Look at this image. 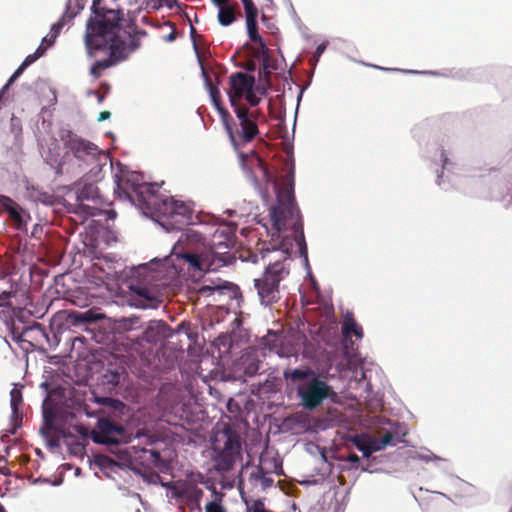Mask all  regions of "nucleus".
<instances>
[{"label":"nucleus","mask_w":512,"mask_h":512,"mask_svg":"<svg viewBox=\"0 0 512 512\" xmlns=\"http://www.w3.org/2000/svg\"><path fill=\"white\" fill-rule=\"evenodd\" d=\"M93 16L86 24L85 44L89 54L92 50H105L109 52L110 60L95 62L90 73L98 78L101 71L114 63L125 60L140 47V40L136 34L122 30L119 23L123 11L114 7L102 5V0H93Z\"/></svg>","instance_id":"obj_1"},{"label":"nucleus","mask_w":512,"mask_h":512,"mask_svg":"<svg viewBox=\"0 0 512 512\" xmlns=\"http://www.w3.org/2000/svg\"><path fill=\"white\" fill-rule=\"evenodd\" d=\"M172 272L167 256L131 268L127 287L132 293V304L140 309L158 308L162 302V290L169 285Z\"/></svg>","instance_id":"obj_2"},{"label":"nucleus","mask_w":512,"mask_h":512,"mask_svg":"<svg viewBox=\"0 0 512 512\" xmlns=\"http://www.w3.org/2000/svg\"><path fill=\"white\" fill-rule=\"evenodd\" d=\"M65 154L58 165V173L78 176L82 173L97 177L108 160V155L97 145L72 132L62 137Z\"/></svg>","instance_id":"obj_3"},{"label":"nucleus","mask_w":512,"mask_h":512,"mask_svg":"<svg viewBox=\"0 0 512 512\" xmlns=\"http://www.w3.org/2000/svg\"><path fill=\"white\" fill-rule=\"evenodd\" d=\"M243 459V440L236 428L224 425L211 443L212 469L223 476L231 472Z\"/></svg>","instance_id":"obj_4"},{"label":"nucleus","mask_w":512,"mask_h":512,"mask_svg":"<svg viewBox=\"0 0 512 512\" xmlns=\"http://www.w3.org/2000/svg\"><path fill=\"white\" fill-rule=\"evenodd\" d=\"M115 183V192L137 203L140 209L150 208L152 200L156 199L157 184L145 182L143 175L136 171H122L121 176L115 175Z\"/></svg>","instance_id":"obj_5"},{"label":"nucleus","mask_w":512,"mask_h":512,"mask_svg":"<svg viewBox=\"0 0 512 512\" xmlns=\"http://www.w3.org/2000/svg\"><path fill=\"white\" fill-rule=\"evenodd\" d=\"M289 274L286 260H276L265 269L261 278L254 279L260 302L268 305L279 299V284Z\"/></svg>","instance_id":"obj_6"},{"label":"nucleus","mask_w":512,"mask_h":512,"mask_svg":"<svg viewBox=\"0 0 512 512\" xmlns=\"http://www.w3.org/2000/svg\"><path fill=\"white\" fill-rule=\"evenodd\" d=\"M227 243H212L209 253L198 254L193 252H183L180 256L189 264L190 268L195 271H211L228 264Z\"/></svg>","instance_id":"obj_7"},{"label":"nucleus","mask_w":512,"mask_h":512,"mask_svg":"<svg viewBox=\"0 0 512 512\" xmlns=\"http://www.w3.org/2000/svg\"><path fill=\"white\" fill-rule=\"evenodd\" d=\"M296 391L301 400V405L307 410L318 408L325 399L334 395L332 388L317 376L299 384Z\"/></svg>","instance_id":"obj_8"},{"label":"nucleus","mask_w":512,"mask_h":512,"mask_svg":"<svg viewBox=\"0 0 512 512\" xmlns=\"http://www.w3.org/2000/svg\"><path fill=\"white\" fill-rule=\"evenodd\" d=\"M298 213L294 205L293 185L288 184L279 188L277 191V206L270 210V217L273 228L280 234L289 218H293Z\"/></svg>","instance_id":"obj_9"},{"label":"nucleus","mask_w":512,"mask_h":512,"mask_svg":"<svg viewBox=\"0 0 512 512\" xmlns=\"http://www.w3.org/2000/svg\"><path fill=\"white\" fill-rule=\"evenodd\" d=\"M91 439L97 444L118 445L120 442H130L126 437L123 426L107 418H99L96 427L91 431Z\"/></svg>","instance_id":"obj_10"},{"label":"nucleus","mask_w":512,"mask_h":512,"mask_svg":"<svg viewBox=\"0 0 512 512\" xmlns=\"http://www.w3.org/2000/svg\"><path fill=\"white\" fill-rule=\"evenodd\" d=\"M254 84V77L244 72H236L230 76V90L228 91V96L229 102L233 108L241 106L239 100L245 93L253 89Z\"/></svg>","instance_id":"obj_11"},{"label":"nucleus","mask_w":512,"mask_h":512,"mask_svg":"<svg viewBox=\"0 0 512 512\" xmlns=\"http://www.w3.org/2000/svg\"><path fill=\"white\" fill-rule=\"evenodd\" d=\"M234 111L241 126L240 136L245 142L251 141L258 133V128L253 119V114H250L248 109L244 106L235 107Z\"/></svg>","instance_id":"obj_12"},{"label":"nucleus","mask_w":512,"mask_h":512,"mask_svg":"<svg viewBox=\"0 0 512 512\" xmlns=\"http://www.w3.org/2000/svg\"><path fill=\"white\" fill-rule=\"evenodd\" d=\"M176 200L172 197H165L160 199L158 195H156V199L152 200L150 208H141L143 212L157 214L159 216H164L168 218H174V210H175Z\"/></svg>","instance_id":"obj_13"},{"label":"nucleus","mask_w":512,"mask_h":512,"mask_svg":"<svg viewBox=\"0 0 512 512\" xmlns=\"http://www.w3.org/2000/svg\"><path fill=\"white\" fill-rule=\"evenodd\" d=\"M42 414L44 423L40 431L45 438H52L56 433L55 419L57 411L48 399L43 402Z\"/></svg>","instance_id":"obj_14"},{"label":"nucleus","mask_w":512,"mask_h":512,"mask_svg":"<svg viewBox=\"0 0 512 512\" xmlns=\"http://www.w3.org/2000/svg\"><path fill=\"white\" fill-rule=\"evenodd\" d=\"M22 402V393L18 388H13L10 391V404H11V424L12 428L9 430L11 434H15L17 429L22 425V416L19 413V405Z\"/></svg>","instance_id":"obj_15"},{"label":"nucleus","mask_w":512,"mask_h":512,"mask_svg":"<svg viewBox=\"0 0 512 512\" xmlns=\"http://www.w3.org/2000/svg\"><path fill=\"white\" fill-rule=\"evenodd\" d=\"M342 333L344 335V345L346 349L348 348L349 337L352 334L355 335L358 339L363 337L362 328L356 323L352 313L347 312L342 325Z\"/></svg>","instance_id":"obj_16"},{"label":"nucleus","mask_w":512,"mask_h":512,"mask_svg":"<svg viewBox=\"0 0 512 512\" xmlns=\"http://www.w3.org/2000/svg\"><path fill=\"white\" fill-rule=\"evenodd\" d=\"M9 217L17 230L21 232H25L27 230V222L31 219V216L24 209L18 206L9 213Z\"/></svg>","instance_id":"obj_17"},{"label":"nucleus","mask_w":512,"mask_h":512,"mask_svg":"<svg viewBox=\"0 0 512 512\" xmlns=\"http://www.w3.org/2000/svg\"><path fill=\"white\" fill-rule=\"evenodd\" d=\"M9 217L17 230L21 232H25L27 230V222L31 219V216L24 209L18 206L9 213Z\"/></svg>","instance_id":"obj_18"},{"label":"nucleus","mask_w":512,"mask_h":512,"mask_svg":"<svg viewBox=\"0 0 512 512\" xmlns=\"http://www.w3.org/2000/svg\"><path fill=\"white\" fill-rule=\"evenodd\" d=\"M283 376L286 380H292V381L305 380V381H307L308 379H310L316 375H315L314 371L311 369L295 368V369L285 370L283 373Z\"/></svg>","instance_id":"obj_19"},{"label":"nucleus","mask_w":512,"mask_h":512,"mask_svg":"<svg viewBox=\"0 0 512 512\" xmlns=\"http://www.w3.org/2000/svg\"><path fill=\"white\" fill-rule=\"evenodd\" d=\"M217 19L222 26L231 25L236 20L235 8L231 5L219 7Z\"/></svg>","instance_id":"obj_20"},{"label":"nucleus","mask_w":512,"mask_h":512,"mask_svg":"<svg viewBox=\"0 0 512 512\" xmlns=\"http://www.w3.org/2000/svg\"><path fill=\"white\" fill-rule=\"evenodd\" d=\"M190 207L182 201L176 200L175 210H174V218L175 222H187L190 220L191 216Z\"/></svg>","instance_id":"obj_21"},{"label":"nucleus","mask_w":512,"mask_h":512,"mask_svg":"<svg viewBox=\"0 0 512 512\" xmlns=\"http://www.w3.org/2000/svg\"><path fill=\"white\" fill-rule=\"evenodd\" d=\"M177 495L186 497L189 502L194 503L199 508L200 500L203 496V491L196 486H189Z\"/></svg>","instance_id":"obj_22"},{"label":"nucleus","mask_w":512,"mask_h":512,"mask_svg":"<svg viewBox=\"0 0 512 512\" xmlns=\"http://www.w3.org/2000/svg\"><path fill=\"white\" fill-rule=\"evenodd\" d=\"M214 107L216 108V110L218 111V113L220 114L223 122H224V125H225V129L229 135V138L232 142V144L236 147V140H235V136L233 134V131H232V128L230 127V125L228 124V118H229V113L226 109L223 108V106L221 105L220 101L216 102V103H213Z\"/></svg>","instance_id":"obj_23"},{"label":"nucleus","mask_w":512,"mask_h":512,"mask_svg":"<svg viewBox=\"0 0 512 512\" xmlns=\"http://www.w3.org/2000/svg\"><path fill=\"white\" fill-rule=\"evenodd\" d=\"M96 402L102 406L107 407L108 409L112 410L113 412L121 413L124 409V404L117 399H113V398H109V397H101V398H96Z\"/></svg>","instance_id":"obj_24"},{"label":"nucleus","mask_w":512,"mask_h":512,"mask_svg":"<svg viewBox=\"0 0 512 512\" xmlns=\"http://www.w3.org/2000/svg\"><path fill=\"white\" fill-rule=\"evenodd\" d=\"M116 457L117 460L115 461V465L126 468H130L132 465V455L128 449H118Z\"/></svg>","instance_id":"obj_25"},{"label":"nucleus","mask_w":512,"mask_h":512,"mask_svg":"<svg viewBox=\"0 0 512 512\" xmlns=\"http://www.w3.org/2000/svg\"><path fill=\"white\" fill-rule=\"evenodd\" d=\"M285 424L289 425L291 428L299 427L306 428L307 427V417L304 414L296 413L286 418Z\"/></svg>","instance_id":"obj_26"},{"label":"nucleus","mask_w":512,"mask_h":512,"mask_svg":"<svg viewBox=\"0 0 512 512\" xmlns=\"http://www.w3.org/2000/svg\"><path fill=\"white\" fill-rule=\"evenodd\" d=\"M267 461L261 459V464L256 466L254 470L250 474V479L255 481V483L260 482V480L265 476L271 473L272 471L269 470L265 465Z\"/></svg>","instance_id":"obj_27"},{"label":"nucleus","mask_w":512,"mask_h":512,"mask_svg":"<svg viewBox=\"0 0 512 512\" xmlns=\"http://www.w3.org/2000/svg\"><path fill=\"white\" fill-rule=\"evenodd\" d=\"M246 27L248 36L251 41L253 42H259L261 45H263L262 40L257 32V20L256 19H247L246 20Z\"/></svg>","instance_id":"obj_28"},{"label":"nucleus","mask_w":512,"mask_h":512,"mask_svg":"<svg viewBox=\"0 0 512 512\" xmlns=\"http://www.w3.org/2000/svg\"><path fill=\"white\" fill-rule=\"evenodd\" d=\"M202 74H203V76L205 78V85H206L207 90L209 92V95H210L212 103H216V102L220 101V93H219L218 88L213 86L210 78L207 76V74H206V72L204 71L203 68H202Z\"/></svg>","instance_id":"obj_29"},{"label":"nucleus","mask_w":512,"mask_h":512,"mask_svg":"<svg viewBox=\"0 0 512 512\" xmlns=\"http://www.w3.org/2000/svg\"><path fill=\"white\" fill-rule=\"evenodd\" d=\"M245 9L246 20L257 19L258 10L252 0H241Z\"/></svg>","instance_id":"obj_30"},{"label":"nucleus","mask_w":512,"mask_h":512,"mask_svg":"<svg viewBox=\"0 0 512 512\" xmlns=\"http://www.w3.org/2000/svg\"><path fill=\"white\" fill-rule=\"evenodd\" d=\"M245 9L246 20L257 19L258 10L252 0H241Z\"/></svg>","instance_id":"obj_31"},{"label":"nucleus","mask_w":512,"mask_h":512,"mask_svg":"<svg viewBox=\"0 0 512 512\" xmlns=\"http://www.w3.org/2000/svg\"><path fill=\"white\" fill-rule=\"evenodd\" d=\"M103 377L105 383L112 387L117 386L120 382V374L117 370H108Z\"/></svg>","instance_id":"obj_32"},{"label":"nucleus","mask_w":512,"mask_h":512,"mask_svg":"<svg viewBox=\"0 0 512 512\" xmlns=\"http://www.w3.org/2000/svg\"><path fill=\"white\" fill-rule=\"evenodd\" d=\"M0 205L8 214L18 207L13 199L2 194H0Z\"/></svg>","instance_id":"obj_33"},{"label":"nucleus","mask_w":512,"mask_h":512,"mask_svg":"<svg viewBox=\"0 0 512 512\" xmlns=\"http://www.w3.org/2000/svg\"><path fill=\"white\" fill-rule=\"evenodd\" d=\"M223 289H224V287H222L220 285H214V286L203 285L199 289V292L203 296H211V295H214L215 293L222 294Z\"/></svg>","instance_id":"obj_34"},{"label":"nucleus","mask_w":512,"mask_h":512,"mask_svg":"<svg viewBox=\"0 0 512 512\" xmlns=\"http://www.w3.org/2000/svg\"><path fill=\"white\" fill-rule=\"evenodd\" d=\"M296 242L299 246V250H300V254L301 256H303L305 258V261L307 262L308 259H307V247H306V244H305V240H304V234H303V231L301 230L299 232V234L296 235Z\"/></svg>","instance_id":"obj_35"},{"label":"nucleus","mask_w":512,"mask_h":512,"mask_svg":"<svg viewBox=\"0 0 512 512\" xmlns=\"http://www.w3.org/2000/svg\"><path fill=\"white\" fill-rule=\"evenodd\" d=\"M327 48V42H323L321 44H319L316 49H315V52L313 54V57L311 58L310 62L313 66H315L317 64V62L319 61L321 55L324 53V51L326 50Z\"/></svg>","instance_id":"obj_36"},{"label":"nucleus","mask_w":512,"mask_h":512,"mask_svg":"<svg viewBox=\"0 0 512 512\" xmlns=\"http://www.w3.org/2000/svg\"><path fill=\"white\" fill-rule=\"evenodd\" d=\"M142 452L143 453H148L150 455L151 461H152L154 466H156V467H160L161 466L162 459H161L160 453L157 450L142 449Z\"/></svg>","instance_id":"obj_37"},{"label":"nucleus","mask_w":512,"mask_h":512,"mask_svg":"<svg viewBox=\"0 0 512 512\" xmlns=\"http://www.w3.org/2000/svg\"><path fill=\"white\" fill-rule=\"evenodd\" d=\"M367 439H368V434L367 433H361V434H356V435L350 436L348 440L356 448H360V444L363 442V440H367Z\"/></svg>","instance_id":"obj_38"},{"label":"nucleus","mask_w":512,"mask_h":512,"mask_svg":"<svg viewBox=\"0 0 512 512\" xmlns=\"http://www.w3.org/2000/svg\"><path fill=\"white\" fill-rule=\"evenodd\" d=\"M245 374L248 376H253L257 374L259 370V362L258 361H252L250 364L245 366Z\"/></svg>","instance_id":"obj_39"},{"label":"nucleus","mask_w":512,"mask_h":512,"mask_svg":"<svg viewBox=\"0 0 512 512\" xmlns=\"http://www.w3.org/2000/svg\"><path fill=\"white\" fill-rule=\"evenodd\" d=\"M369 445H370L373 453L383 450V447L380 443V439H376L370 435H369Z\"/></svg>","instance_id":"obj_40"},{"label":"nucleus","mask_w":512,"mask_h":512,"mask_svg":"<svg viewBox=\"0 0 512 512\" xmlns=\"http://www.w3.org/2000/svg\"><path fill=\"white\" fill-rule=\"evenodd\" d=\"M205 508L206 512H225L223 507L215 501L208 502Z\"/></svg>","instance_id":"obj_41"},{"label":"nucleus","mask_w":512,"mask_h":512,"mask_svg":"<svg viewBox=\"0 0 512 512\" xmlns=\"http://www.w3.org/2000/svg\"><path fill=\"white\" fill-rule=\"evenodd\" d=\"M185 236L188 240L193 242H200L202 240V235L194 230H187Z\"/></svg>","instance_id":"obj_42"},{"label":"nucleus","mask_w":512,"mask_h":512,"mask_svg":"<svg viewBox=\"0 0 512 512\" xmlns=\"http://www.w3.org/2000/svg\"><path fill=\"white\" fill-rule=\"evenodd\" d=\"M246 97L247 102L251 106H256L259 103V98L255 95L253 92V89L249 90L247 93L244 94Z\"/></svg>","instance_id":"obj_43"},{"label":"nucleus","mask_w":512,"mask_h":512,"mask_svg":"<svg viewBox=\"0 0 512 512\" xmlns=\"http://www.w3.org/2000/svg\"><path fill=\"white\" fill-rule=\"evenodd\" d=\"M96 462H97V464L99 466H102V467L115 465V460H112V459H110L109 457H106V456H99V457H97Z\"/></svg>","instance_id":"obj_44"},{"label":"nucleus","mask_w":512,"mask_h":512,"mask_svg":"<svg viewBox=\"0 0 512 512\" xmlns=\"http://www.w3.org/2000/svg\"><path fill=\"white\" fill-rule=\"evenodd\" d=\"M78 319H80L83 322H92V321L97 320V318L94 317V315L91 311H85V312L81 313L78 316Z\"/></svg>","instance_id":"obj_45"},{"label":"nucleus","mask_w":512,"mask_h":512,"mask_svg":"<svg viewBox=\"0 0 512 512\" xmlns=\"http://www.w3.org/2000/svg\"><path fill=\"white\" fill-rule=\"evenodd\" d=\"M93 192H94V187L92 185H89L88 187H86L85 190H82L81 192H79L78 199L79 200L88 199L90 197V194L92 195Z\"/></svg>","instance_id":"obj_46"},{"label":"nucleus","mask_w":512,"mask_h":512,"mask_svg":"<svg viewBox=\"0 0 512 512\" xmlns=\"http://www.w3.org/2000/svg\"><path fill=\"white\" fill-rule=\"evenodd\" d=\"M248 512H267L264 508V504L258 500L248 509Z\"/></svg>","instance_id":"obj_47"},{"label":"nucleus","mask_w":512,"mask_h":512,"mask_svg":"<svg viewBox=\"0 0 512 512\" xmlns=\"http://www.w3.org/2000/svg\"><path fill=\"white\" fill-rule=\"evenodd\" d=\"M380 443H381L383 449H385L387 446L392 445V443H393V436L390 433L385 434L380 439Z\"/></svg>","instance_id":"obj_48"},{"label":"nucleus","mask_w":512,"mask_h":512,"mask_svg":"<svg viewBox=\"0 0 512 512\" xmlns=\"http://www.w3.org/2000/svg\"><path fill=\"white\" fill-rule=\"evenodd\" d=\"M63 25L60 22H56L51 26L50 35L57 38L58 34L60 33Z\"/></svg>","instance_id":"obj_49"},{"label":"nucleus","mask_w":512,"mask_h":512,"mask_svg":"<svg viewBox=\"0 0 512 512\" xmlns=\"http://www.w3.org/2000/svg\"><path fill=\"white\" fill-rule=\"evenodd\" d=\"M37 59H38V55H36V54H35V52H34L33 54L28 55V56L24 59V61L22 62V65H23L24 67H26V68H27V67H28V66H30L32 63H34Z\"/></svg>","instance_id":"obj_50"},{"label":"nucleus","mask_w":512,"mask_h":512,"mask_svg":"<svg viewBox=\"0 0 512 512\" xmlns=\"http://www.w3.org/2000/svg\"><path fill=\"white\" fill-rule=\"evenodd\" d=\"M260 483H261V486L263 489H266L270 486H272L273 484V479L268 477L267 475H265L261 480H260Z\"/></svg>","instance_id":"obj_51"},{"label":"nucleus","mask_w":512,"mask_h":512,"mask_svg":"<svg viewBox=\"0 0 512 512\" xmlns=\"http://www.w3.org/2000/svg\"><path fill=\"white\" fill-rule=\"evenodd\" d=\"M48 48L49 47L47 45H45V43L41 42L39 47L36 49L35 54L38 55V58H40L41 56L44 55V53L46 52V50Z\"/></svg>","instance_id":"obj_52"},{"label":"nucleus","mask_w":512,"mask_h":512,"mask_svg":"<svg viewBox=\"0 0 512 512\" xmlns=\"http://www.w3.org/2000/svg\"><path fill=\"white\" fill-rule=\"evenodd\" d=\"M55 37H53L52 35H50V33L45 36L43 39H42V42L45 43V45H47L48 47L52 46L55 42Z\"/></svg>","instance_id":"obj_53"},{"label":"nucleus","mask_w":512,"mask_h":512,"mask_svg":"<svg viewBox=\"0 0 512 512\" xmlns=\"http://www.w3.org/2000/svg\"><path fill=\"white\" fill-rule=\"evenodd\" d=\"M347 460L353 464H358L360 462L359 456L355 453L349 454Z\"/></svg>","instance_id":"obj_54"},{"label":"nucleus","mask_w":512,"mask_h":512,"mask_svg":"<svg viewBox=\"0 0 512 512\" xmlns=\"http://www.w3.org/2000/svg\"><path fill=\"white\" fill-rule=\"evenodd\" d=\"M359 451L362 452L363 457H365V458L370 457L372 455V453H373L372 450H371L370 445H367V446L363 447L362 450H359Z\"/></svg>","instance_id":"obj_55"},{"label":"nucleus","mask_w":512,"mask_h":512,"mask_svg":"<svg viewBox=\"0 0 512 512\" xmlns=\"http://www.w3.org/2000/svg\"><path fill=\"white\" fill-rule=\"evenodd\" d=\"M11 296L10 292L4 291L0 295V306L5 304V301L8 300Z\"/></svg>","instance_id":"obj_56"},{"label":"nucleus","mask_w":512,"mask_h":512,"mask_svg":"<svg viewBox=\"0 0 512 512\" xmlns=\"http://www.w3.org/2000/svg\"><path fill=\"white\" fill-rule=\"evenodd\" d=\"M211 1L218 8L224 7V6H229L228 3L230 2V0H211Z\"/></svg>","instance_id":"obj_57"},{"label":"nucleus","mask_w":512,"mask_h":512,"mask_svg":"<svg viewBox=\"0 0 512 512\" xmlns=\"http://www.w3.org/2000/svg\"><path fill=\"white\" fill-rule=\"evenodd\" d=\"M110 116H111V113L109 111H103L99 114L98 121L99 122L105 121V120L109 119Z\"/></svg>","instance_id":"obj_58"},{"label":"nucleus","mask_w":512,"mask_h":512,"mask_svg":"<svg viewBox=\"0 0 512 512\" xmlns=\"http://www.w3.org/2000/svg\"><path fill=\"white\" fill-rule=\"evenodd\" d=\"M440 156H441V161H442V163H443V169H446V168L448 167L449 160H448V158L446 157V155H445L444 151H441Z\"/></svg>","instance_id":"obj_59"},{"label":"nucleus","mask_w":512,"mask_h":512,"mask_svg":"<svg viewBox=\"0 0 512 512\" xmlns=\"http://www.w3.org/2000/svg\"><path fill=\"white\" fill-rule=\"evenodd\" d=\"M419 459L424 460V461H428V460L431 459V455L430 454H420L419 455Z\"/></svg>","instance_id":"obj_60"},{"label":"nucleus","mask_w":512,"mask_h":512,"mask_svg":"<svg viewBox=\"0 0 512 512\" xmlns=\"http://www.w3.org/2000/svg\"><path fill=\"white\" fill-rule=\"evenodd\" d=\"M367 445H369V438L367 440H363V442L360 444V448H357V449L362 450V448Z\"/></svg>","instance_id":"obj_61"},{"label":"nucleus","mask_w":512,"mask_h":512,"mask_svg":"<svg viewBox=\"0 0 512 512\" xmlns=\"http://www.w3.org/2000/svg\"><path fill=\"white\" fill-rule=\"evenodd\" d=\"M441 178H442V175H438V180H437L438 185H442V183H441V181H440V179H441Z\"/></svg>","instance_id":"obj_62"},{"label":"nucleus","mask_w":512,"mask_h":512,"mask_svg":"<svg viewBox=\"0 0 512 512\" xmlns=\"http://www.w3.org/2000/svg\"><path fill=\"white\" fill-rule=\"evenodd\" d=\"M115 217V212H110V215H109V218H114Z\"/></svg>","instance_id":"obj_63"},{"label":"nucleus","mask_w":512,"mask_h":512,"mask_svg":"<svg viewBox=\"0 0 512 512\" xmlns=\"http://www.w3.org/2000/svg\"><path fill=\"white\" fill-rule=\"evenodd\" d=\"M0 512H6L4 507L0 504Z\"/></svg>","instance_id":"obj_64"}]
</instances>
